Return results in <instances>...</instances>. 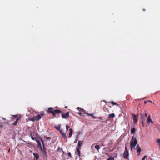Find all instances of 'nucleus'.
Wrapping results in <instances>:
<instances>
[{
    "mask_svg": "<svg viewBox=\"0 0 160 160\" xmlns=\"http://www.w3.org/2000/svg\"><path fill=\"white\" fill-rule=\"evenodd\" d=\"M47 112L48 113H50L52 114L53 117H56V114L60 113H62V112L61 111L58 109H54L52 107L49 108L47 111Z\"/></svg>",
    "mask_w": 160,
    "mask_h": 160,
    "instance_id": "obj_1",
    "label": "nucleus"
},
{
    "mask_svg": "<svg viewBox=\"0 0 160 160\" xmlns=\"http://www.w3.org/2000/svg\"><path fill=\"white\" fill-rule=\"evenodd\" d=\"M36 141L38 143V147L40 148L42 152L46 153V152L44 147V143L41 139L40 140L36 139Z\"/></svg>",
    "mask_w": 160,
    "mask_h": 160,
    "instance_id": "obj_2",
    "label": "nucleus"
},
{
    "mask_svg": "<svg viewBox=\"0 0 160 160\" xmlns=\"http://www.w3.org/2000/svg\"><path fill=\"white\" fill-rule=\"evenodd\" d=\"M137 143V141L136 138L132 137V139L130 142L131 150L132 151Z\"/></svg>",
    "mask_w": 160,
    "mask_h": 160,
    "instance_id": "obj_3",
    "label": "nucleus"
},
{
    "mask_svg": "<svg viewBox=\"0 0 160 160\" xmlns=\"http://www.w3.org/2000/svg\"><path fill=\"white\" fill-rule=\"evenodd\" d=\"M125 151H124L123 154V156L125 159H127L128 158V157L129 153H128V150L126 146V144H125Z\"/></svg>",
    "mask_w": 160,
    "mask_h": 160,
    "instance_id": "obj_4",
    "label": "nucleus"
},
{
    "mask_svg": "<svg viewBox=\"0 0 160 160\" xmlns=\"http://www.w3.org/2000/svg\"><path fill=\"white\" fill-rule=\"evenodd\" d=\"M62 113H62H62V117L64 118L67 119L69 117V112H67L65 114Z\"/></svg>",
    "mask_w": 160,
    "mask_h": 160,
    "instance_id": "obj_5",
    "label": "nucleus"
},
{
    "mask_svg": "<svg viewBox=\"0 0 160 160\" xmlns=\"http://www.w3.org/2000/svg\"><path fill=\"white\" fill-rule=\"evenodd\" d=\"M44 115V114L42 113L40 114H39L35 117L36 121L39 120L41 118L42 116H43Z\"/></svg>",
    "mask_w": 160,
    "mask_h": 160,
    "instance_id": "obj_6",
    "label": "nucleus"
},
{
    "mask_svg": "<svg viewBox=\"0 0 160 160\" xmlns=\"http://www.w3.org/2000/svg\"><path fill=\"white\" fill-rule=\"evenodd\" d=\"M141 151V149L140 147H139L138 145H137V152L138 153V155H139L140 154V152Z\"/></svg>",
    "mask_w": 160,
    "mask_h": 160,
    "instance_id": "obj_7",
    "label": "nucleus"
},
{
    "mask_svg": "<svg viewBox=\"0 0 160 160\" xmlns=\"http://www.w3.org/2000/svg\"><path fill=\"white\" fill-rule=\"evenodd\" d=\"M150 122H151L152 124L153 122L152 121L151 117L150 116H148L147 118V123L149 124Z\"/></svg>",
    "mask_w": 160,
    "mask_h": 160,
    "instance_id": "obj_8",
    "label": "nucleus"
},
{
    "mask_svg": "<svg viewBox=\"0 0 160 160\" xmlns=\"http://www.w3.org/2000/svg\"><path fill=\"white\" fill-rule=\"evenodd\" d=\"M60 132L61 135H62V137L64 138H66V134L64 133L62 130H60Z\"/></svg>",
    "mask_w": 160,
    "mask_h": 160,
    "instance_id": "obj_9",
    "label": "nucleus"
},
{
    "mask_svg": "<svg viewBox=\"0 0 160 160\" xmlns=\"http://www.w3.org/2000/svg\"><path fill=\"white\" fill-rule=\"evenodd\" d=\"M82 142L81 141H79L78 142V148L81 149V147L82 144Z\"/></svg>",
    "mask_w": 160,
    "mask_h": 160,
    "instance_id": "obj_10",
    "label": "nucleus"
},
{
    "mask_svg": "<svg viewBox=\"0 0 160 160\" xmlns=\"http://www.w3.org/2000/svg\"><path fill=\"white\" fill-rule=\"evenodd\" d=\"M69 137H68L69 138L71 137L72 136V132H73L72 129L71 128L69 129Z\"/></svg>",
    "mask_w": 160,
    "mask_h": 160,
    "instance_id": "obj_11",
    "label": "nucleus"
},
{
    "mask_svg": "<svg viewBox=\"0 0 160 160\" xmlns=\"http://www.w3.org/2000/svg\"><path fill=\"white\" fill-rule=\"evenodd\" d=\"M33 155L34 156L36 157L37 160L39 158V155L38 153H35L34 152L33 153Z\"/></svg>",
    "mask_w": 160,
    "mask_h": 160,
    "instance_id": "obj_12",
    "label": "nucleus"
},
{
    "mask_svg": "<svg viewBox=\"0 0 160 160\" xmlns=\"http://www.w3.org/2000/svg\"><path fill=\"white\" fill-rule=\"evenodd\" d=\"M115 117V115L114 113H112L111 114H110L108 115V117L109 118H114Z\"/></svg>",
    "mask_w": 160,
    "mask_h": 160,
    "instance_id": "obj_13",
    "label": "nucleus"
},
{
    "mask_svg": "<svg viewBox=\"0 0 160 160\" xmlns=\"http://www.w3.org/2000/svg\"><path fill=\"white\" fill-rule=\"evenodd\" d=\"M80 112H78V113L81 116V114H82V113H81V112L82 113V114H84V113H85V111H84L83 109H80Z\"/></svg>",
    "mask_w": 160,
    "mask_h": 160,
    "instance_id": "obj_14",
    "label": "nucleus"
},
{
    "mask_svg": "<svg viewBox=\"0 0 160 160\" xmlns=\"http://www.w3.org/2000/svg\"><path fill=\"white\" fill-rule=\"evenodd\" d=\"M141 119L142 121H145L146 118L144 116V115H142V114L141 113Z\"/></svg>",
    "mask_w": 160,
    "mask_h": 160,
    "instance_id": "obj_15",
    "label": "nucleus"
},
{
    "mask_svg": "<svg viewBox=\"0 0 160 160\" xmlns=\"http://www.w3.org/2000/svg\"><path fill=\"white\" fill-rule=\"evenodd\" d=\"M80 149H80V148H78L77 150V153L79 157L80 156Z\"/></svg>",
    "mask_w": 160,
    "mask_h": 160,
    "instance_id": "obj_16",
    "label": "nucleus"
},
{
    "mask_svg": "<svg viewBox=\"0 0 160 160\" xmlns=\"http://www.w3.org/2000/svg\"><path fill=\"white\" fill-rule=\"evenodd\" d=\"M136 129L134 128H133L131 129V132L132 133H134L135 132Z\"/></svg>",
    "mask_w": 160,
    "mask_h": 160,
    "instance_id": "obj_17",
    "label": "nucleus"
},
{
    "mask_svg": "<svg viewBox=\"0 0 160 160\" xmlns=\"http://www.w3.org/2000/svg\"><path fill=\"white\" fill-rule=\"evenodd\" d=\"M101 106H104L106 104V103H105V101L104 100L101 101Z\"/></svg>",
    "mask_w": 160,
    "mask_h": 160,
    "instance_id": "obj_18",
    "label": "nucleus"
},
{
    "mask_svg": "<svg viewBox=\"0 0 160 160\" xmlns=\"http://www.w3.org/2000/svg\"><path fill=\"white\" fill-rule=\"evenodd\" d=\"M95 148L96 149L98 150H99L100 148L99 146V145H98L95 146Z\"/></svg>",
    "mask_w": 160,
    "mask_h": 160,
    "instance_id": "obj_19",
    "label": "nucleus"
},
{
    "mask_svg": "<svg viewBox=\"0 0 160 160\" xmlns=\"http://www.w3.org/2000/svg\"><path fill=\"white\" fill-rule=\"evenodd\" d=\"M114 158L113 157L111 156L108 158L107 160H114Z\"/></svg>",
    "mask_w": 160,
    "mask_h": 160,
    "instance_id": "obj_20",
    "label": "nucleus"
},
{
    "mask_svg": "<svg viewBox=\"0 0 160 160\" xmlns=\"http://www.w3.org/2000/svg\"><path fill=\"white\" fill-rule=\"evenodd\" d=\"M108 103H111V104H113V105H118V104L117 103L114 102L113 101H111V102H110Z\"/></svg>",
    "mask_w": 160,
    "mask_h": 160,
    "instance_id": "obj_21",
    "label": "nucleus"
},
{
    "mask_svg": "<svg viewBox=\"0 0 160 160\" xmlns=\"http://www.w3.org/2000/svg\"><path fill=\"white\" fill-rule=\"evenodd\" d=\"M30 120L31 121H36V118H35V117H34V118H31L30 119Z\"/></svg>",
    "mask_w": 160,
    "mask_h": 160,
    "instance_id": "obj_22",
    "label": "nucleus"
},
{
    "mask_svg": "<svg viewBox=\"0 0 160 160\" xmlns=\"http://www.w3.org/2000/svg\"><path fill=\"white\" fill-rule=\"evenodd\" d=\"M19 120V118H18L17 120L15 121L13 123V124L14 125H16L18 121Z\"/></svg>",
    "mask_w": 160,
    "mask_h": 160,
    "instance_id": "obj_23",
    "label": "nucleus"
},
{
    "mask_svg": "<svg viewBox=\"0 0 160 160\" xmlns=\"http://www.w3.org/2000/svg\"><path fill=\"white\" fill-rule=\"evenodd\" d=\"M137 121V119L136 118H134L133 119V123H136Z\"/></svg>",
    "mask_w": 160,
    "mask_h": 160,
    "instance_id": "obj_24",
    "label": "nucleus"
},
{
    "mask_svg": "<svg viewBox=\"0 0 160 160\" xmlns=\"http://www.w3.org/2000/svg\"><path fill=\"white\" fill-rule=\"evenodd\" d=\"M145 122V121H141L142 124V126H143V127H144V122Z\"/></svg>",
    "mask_w": 160,
    "mask_h": 160,
    "instance_id": "obj_25",
    "label": "nucleus"
},
{
    "mask_svg": "<svg viewBox=\"0 0 160 160\" xmlns=\"http://www.w3.org/2000/svg\"><path fill=\"white\" fill-rule=\"evenodd\" d=\"M70 128V126L68 125H67L66 126V129H67V131H68V128Z\"/></svg>",
    "mask_w": 160,
    "mask_h": 160,
    "instance_id": "obj_26",
    "label": "nucleus"
},
{
    "mask_svg": "<svg viewBox=\"0 0 160 160\" xmlns=\"http://www.w3.org/2000/svg\"><path fill=\"white\" fill-rule=\"evenodd\" d=\"M45 138H46L47 140H51V138L50 137H45Z\"/></svg>",
    "mask_w": 160,
    "mask_h": 160,
    "instance_id": "obj_27",
    "label": "nucleus"
},
{
    "mask_svg": "<svg viewBox=\"0 0 160 160\" xmlns=\"http://www.w3.org/2000/svg\"><path fill=\"white\" fill-rule=\"evenodd\" d=\"M85 113L87 115L89 116H92V117H93V115L92 114H89V113Z\"/></svg>",
    "mask_w": 160,
    "mask_h": 160,
    "instance_id": "obj_28",
    "label": "nucleus"
},
{
    "mask_svg": "<svg viewBox=\"0 0 160 160\" xmlns=\"http://www.w3.org/2000/svg\"><path fill=\"white\" fill-rule=\"evenodd\" d=\"M146 157H147V156H146V155L144 156L143 157V158H142V160H145V159L146 158Z\"/></svg>",
    "mask_w": 160,
    "mask_h": 160,
    "instance_id": "obj_29",
    "label": "nucleus"
},
{
    "mask_svg": "<svg viewBox=\"0 0 160 160\" xmlns=\"http://www.w3.org/2000/svg\"><path fill=\"white\" fill-rule=\"evenodd\" d=\"M132 116L133 117H134V118H136V115L134 114H132Z\"/></svg>",
    "mask_w": 160,
    "mask_h": 160,
    "instance_id": "obj_30",
    "label": "nucleus"
},
{
    "mask_svg": "<svg viewBox=\"0 0 160 160\" xmlns=\"http://www.w3.org/2000/svg\"><path fill=\"white\" fill-rule=\"evenodd\" d=\"M68 156L69 157H71V154L70 152H69L68 153Z\"/></svg>",
    "mask_w": 160,
    "mask_h": 160,
    "instance_id": "obj_31",
    "label": "nucleus"
},
{
    "mask_svg": "<svg viewBox=\"0 0 160 160\" xmlns=\"http://www.w3.org/2000/svg\"><path fill=\"white\" fill-rule=\"evenodd\" d=\"M157 142L158 143L160 142V139H157Z\"/></svg>",
    "mask_w": 160,
    "mask_h": 160,
    "instance_id": "obj_32",
    "label": "nucleus"
},
{
    "mask_svg": "<svg viewBox=\"0 0 160 160\" xmlns=\"http://www.w3.org/2000/svg\"><path fill=\"white\" fill-rule=\"evenodd\" d=\"M148 102V101H144V103L145 104H146V103Z\"/></svg>",
    "mask_w": 160,
    "mask_h": 160,
    "instance_id": "obj_33",
    "label": "nucleus"
},
{
    "mask_svg": "<svg viewBox=\"0 0 160 160\" xmlns=\"http://www.w3.org/2000/svg\"><path fill=\"white\" fill-rule=\"evenodd\" d=\"M144 116L146 118L147 117V114L146 113H145V115H144Z\"/></svg>",
    "mask_w": 160,
    "mask_h": 160,
    "instance_id": "obj_34",
    "label": "nucleus"
},
{
    "mask_svg": "<svg viewBox=\"0 0 160 160\" xmlns=\"http://www.w3.org/2000/svg\"><path fill=\"white\" fill-rule=\"evenodd\" d=\"M80 109H81L80 108H79V107H78L77 108V109L79 110V111H80Z\"/></svg>",
    "mask_w": 160,
    "mask_h": 160,
    "instance_id": "obj_35",
    "label": "nucleus"
},
{
    "mask_svg": "<svg viewBox=\"0 0 160 160\" xmlns=\"http://www.w3.org/2000/svg\"><path fill=\"white\" fill-rule=\"evenodd\" d=\"M31 138L33 140H34V137L32 136L31 137Z\"/></svg>",
    "mask_w": 160,
    "mask_h": 160,
    "instance_id": "obj_36",
    "label": "nucleus"
},
{
    "mask_svg": "<svg viewBox=\"0 0 160 160\" xmlns=\"http://www.w3.org/2000/svg\"><path fill=\"white\" fill-rule=\"evenodd\" d=\"M148 101V102H151V103H152V101H151V100H148V101Z\"/></svg>",
    "mask_w": 160,
    "mask_h": 160,
    "instance_id": "obj_37",
    "label": "nucleus"
},
{
    "mask_svg": "<svg viewBox=\"0 0 160 160\" xmlns=\"http://www.w3.org/2000/svg\"><path fill=\"white\" fill-rule=\"evenodd\" d=\"M13 117L14 118H16L17 117V116L16 115H14L13 116Z\"/></svg>",
    "mask_w": 160,
    "mask_h": 160,
    "instance_id": "obj_38",
    "label": "nucleus"
},
{
    "mask_svg": "<svg viewBox=\"0 0 160 160\" xmlns=\"http://www.w3.org/2000/svg\"><path fill=\"white\" fill-rule=\"evenodd\" d=\"M57 129L58 130H59L60 129V127L57 128Z\"/></svg>",
    "mask_w": 160,
    "mask_h": 160,
    "instance_id": "obj_39",
    "label": "nucleus"
},
{
    "mask_svg": "<svg viewBox=\"0 0 160 160\" xmlns=\"http://www.w3.org/2000/svg\"><path fill=\"white\" fill-rule=\"evenodd\" d=\"M148 160H152V159L151 158H149L148 159Z\"/></svg>",
    "mask_w": 160,
    "mask_h": 160,
    "instance_id": "obj_40",
    "label": "nucleus"
},
{
    "mask_svg": "<svg viewBox=\"0 0 160 160\" xmlns=\"http://www.w3.org/2000/svg\"><path fill=\"white\" fill-rule=\"evenodd\" d=\"M77 140H75V141H74V143H76L77 142Z\"/></svg>",
    "mask_w": 160,
    "mask_h": 160,
    "instance_id": "obj_41",
    "label": "nucleus"
},
{
    "mask_svg": "<svg viewBox=\"0 0 160 160\" xmlns=\"http://www.w3.org/2000/svg\"><path fill=\"white\" fill-rule=\"evenodd\" d=\"M0 127H3V125H1V124H0Z\"/></svg>",
    "mask_w": 160,
    "mask_h": 160,
    "instance_id": "obj_42",
    "label": "nucleus"
},
{
    "mask_svg": "<svg viewBox=\"0 0 160 160\" xmlns=\"http://www.w3.org/2000/svg\"><path fill=\"white\" fill-rule=\"evenodd\" d=\"M158 145H159V148H160V142L158 143Z\"/></svg>",
    "mask_w": 160,
    "mask_h": 160,
    "instance_id": "obj_43",
    "label": "nucleus"
},
{
    "mask_svg": "<svg viewBox=\"0 0 160 160\" xmlns=\"http://www.w3.org/2000/svg\"><path fill=\"white\" fill-rule=\"evenodd\" d=\"M3 120H6L5 118H3Z\"/></svg>",
    "mask_w": 160,
    "mask_h": 160,
    "instance_id": "obj_44",
    "label": "nucleus"
},
{
    "mask_svg": "<svg viewBox=\"0 0 160 160\" xmlns=\"http://www.w3.org/2000/svg\"><path fill=\"white\" fill-rule=\"evenodd\" d=\"M145 98H143L142 99H145Z\"/></svg>",
    "mask_w": 160,
    "mask_h": 160,
    "instance_id": "obj_45",
    "label": "nucleus"
},
{
    "mask_svg": "<svg viewBox=\"0 0 160 160\" xmlns=\"http://www.w3.org/2000/svg\"><path fill=\"white\" fill-rule=\"evenodd\" d=\"M67 108V107H66H66H65V108Z\"/></svg>",
    "mask_w": 160,
    "mask_h": 160,
    "instance_id": "obj_46",
    "label": "nucleus"
}]
</instances>
